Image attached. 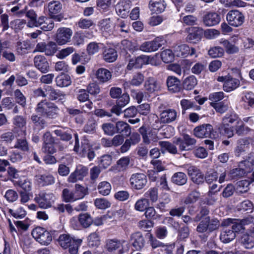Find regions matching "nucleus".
Instances as JSON below:
<instances>
[{
    "label": "nucleus",
    "instance_id": "1",
    "mask_svg": "<svg viewBox=\"0 0 254 254\" xmlns=\"http://www.w3.org/2000/svg\"><path fill=\"white\" fill-rule=\"evenodd\" d=\"M35 111L42 116L54 119L57 116L59 109L54 103L43 100L38 103Z\"/></svg>",
    "mask_w": 254,
    "mask_h": 254
},
{
    "label": "nucleus",
    "instance_id": "2",
    "mask_svg": "<svg viewBox=\"0 0 254 254\" xmlns=\"http://www.w3.org/2000/svg\"><path fill=\"white\" fill-rule=\"evenodd\" d=\"M240 120V119L236 114L226 115L223 118L222 122L218 128L220 134L228 138L233 136V127H230L229 125L235 122L237 124Z\"/></svg>",
    "mask_w": 254,
    "mask_h": 254
},
{
    "label": "nucleus",
    "instance_id": "3",
    "mask_svg": "<svg viewBox=\"0 0 254 254\" xmlns=\"http://www.w3.org/2000/svg\"><path fill=\"white\" fill-rule=\"evenodd\" d=\"M73 150L81 157L87 156L90 161L95 156V152L91 148L88 140L83 139L80 145L77 134L75 135V144Z\"/></svg>",
    "mask_w": 254,
    "mask_h": 254
},
{
    "label": "nucleus",
    "instance_id": "4",
    "mask_svg": "<svg viewBox=\"0 0 254 254\" xmlns=\"http://www.w3.org/2000/svg\"><path fill=\"white\" fill-rule=\"evenodd\" d=\"M31 234L34 239L42 245L48 246L52 241L51 233L41 227L33 229Z\"/></svg>",
    "mask_w": 254,
    "mask_h": 254
},
{
    "label": "nucleus",
    "instance_id": "5",
    "mask_svg": "<svg viewBox=\"0 0 254 254\" xmlns=\"http://www.w3.org/2000/svg\"><path fill=\"white\" fill-rule=\"evenodd\" d=\"M56 197L54 194L50 192L41 191L36 194L34 200L38 203L40 208L48 209L51 207L54 202Z\"/></svg>",
    "mask_w": 254,
    "mask_h": 254
},
{
    "label": "nucleus",
    "instance_id": "6",
    "mask_svg": "<svg viewBox=\"0 0 254 254\" xmlns=\"http://www.w3.org/2000/svg\"><path fill=\"white\" fill-rule=\"evenodd\" d=\"M166 43V40L162 36L157 37L153 40L143 42L139 47V49L146 53L157 51Z\"/></svg>",
    "mask_w": 254,
    "mask_h": 254
},
{
    "label": "nucleus",
    "instance_id": "7",
    "mask_svg": "<svg viewBox=\"0 0 254 254\" xmlns=\"http://www.w3.org/2000/svg\"><path fill=\"white\" fill-rule=\"evenodd\" d=\"M73 34L72 30L67 27H61L58 29L54 39L60 46L64 45L69 43Z\"/></svg>",
    "mask_w": 254,
    "mask_h": 254
},
{
    "label": "nucleus",
    "instance_id": "8",
    "mask_svg": "<svg viewBox=\"0 0 254 254\" xmlns=\"http://www.w3.org/2000/svg\"><path fill=\"white\" fill-rule=\"evenodd\" d=\"M217 81L223 82V89L227 92L234 90L239 86L240 84L238 79L234 78L230 75L218 76Z\"/></svg>",
    "mask_w": 254,
    "mask_h": 254
},
{
    "label": "nucleus",
    "instance_id": "9",
    "mask_svg": "<svg viewBox=\"0 0 254 254\" xmlns=\"http://www.w3.org/2000/svg\"><path fill=\"white\" fill-rule=\"evenodd\" d=\"M226 19L230 25L237 27L243 24L244 22L245 16L239 10H232L227 13Z\"/></svg>",
    "mask_w": 254,
    "mask_h": 254
},
{
    "label": "nucleus",
    "instance_id": "10",
    "mask_svg": "<svg viewBox=\"0 0 254 254\" xmlns=\"http://www.w3.org/2000/svg\"><path fill=\"white\" fill-rule=\"evenodd\" d=\"M194 135L198 138L210 137L215 138L212 126L209 124H203L194 128Z\"/></svg>",
    "mask_w": 254,
    "mask_h": 254
},
{
    "label": "nucleus",
    "instance_id": "11",
    "mask_svg": "<svg viewBox=\"0 0 254 254\" xmlns=\"http://www.w3.org/2000/svg\"><path fill=\"white\" fill-rule=\"evenodd\" d=\"M147 182L146 176L142 173H136L131 175L130 183L134 189L139 190L143 188Z\"/></svg>",
    "mask_w": 254,
    "mask_h": 254
},
{
    "label": "nucleus",
    "instance_id": "12",
    "mask_svg": "<svg viewBox=\"0 0 254 254\" xmlns=\"http://www.w3.org/2000/svg\"><path fill=\"white\" fill-rule=\"evenodd\" d=\"M131 6V1L130 0H121L116 5V12L122 17L126 18L127 16Z\"/></svg>",
    "mask_w": 254,
    "mask_h": 254
},
{
    "label": "nucleus",
    "instance_id": "13",
    "mask_svg": "<svg viewBox=\"0 0 254 254\" xmlns=\"http://www.w3.org/2000/svg\"><path fill=\"white\" fill-rule=\"evenodd\" d=\"M253 221L252 218H247L242 220H234L230 219L227 220V224H232V230L236 234L244 229V226L248 225Z\"/></svg>",
    "mask_w": 254,
    "mask_h": 254
},
{
    "label": "nucleus",
    "instance_id": "14",
    "mask_svg": "<svg viewBox=\"0 0 254 254\" xmlns=\"http://www.w3.org/2000/svg\"><path fill=\"white\" fill-rule=\"evenodd\" d=\"M177 117V112L173 109H168L163 111L160 115V122L164 124H169L176 120Z\"/></svg>",
    "mask_w": 254,
    "mask_h": 254
},
{
    "label": "nucleus",
    "instance_id": "15",
    "mask_svg": "<svg viewBox=\"0 0 254 254\" xmlns=\"http://www.w3.org/2000/svg\"><path fill=\"white\" fill-rule=\"evenodd\" d=\"M130 240L132 246L137 251L141 250L145 246V240L142 234L139 232L132 233L130 235Z\"/></svg>",
    "mask_w": 254,
    "mask_h": 254
},
{
    "label": "nucleus",
    "instance_id": "16",
    "mask_svg": "<svg viewBox=\"0 0 254 254\" xmlns=\"http://www.w3.org/2000/svg\"><path fill=\"white\" fill-rule=\"evenodd\" d=\"M188 174L192 181L197 184H200L204 181V176L201 172L195 166H190L188 169Z\"/></svg>",
    "mask_w": 254,
    "mask_h": 254
},
{
    "label": "nucleus",
    "instance_id": "17",
    "mask_svg": "<svg viewBox=\"0 0 254 254\" xmlns=\"http://www.w3.org/2000/svg\"><path fill=\"white\" fill-rule=\"evenodd\" d=\"M35 67L42 73H47L49 71L50 66L46 58L43 56H36L34 59Z\"/></svg>",
    "mask_w": 254,
    "mask_h": 254
},
{
    "label": "nucleus",
    "instance_id": "18",
    "mask_svg": "<svg viewBox=\"0 0 254 254\" xmlns=\"http://www.w3.org/2000/svg\"><path fill=\"white\" fill-rule=\"evenodd\" d=\"M221 20L220 16L216 12H208L203 18L204 24L208 27L218 24Z\"/></svg>",
    "mask_w": 254,
    "mask_h": 254
},
{
    "label": "nucleus",
    "instance_id": "19",
    "mask_svg": "<svg viewBox=\"0 0 254 254\" xmlns=\"http://www.w3.org/2000/svg\"><path fill=\"white\" fill-rule=\"evenodd\" d=\"M98 26L102 34L105 36L113 33L114 26L110 18L100 20L98 23Z\"/></svg>",
    "mask_w": 254,
    "mask_h": 254
},
{
    "label": "nucleus",
    "instance_id": "20",
    "mask_svg": "<svg viewBox=\"0 0 254 254\" xmlns=\"http://www.w3.org/2000/svg\"><path fill=\"white\" fill-rule=\"evenodd\" d=\"M203 29L199 27H193L191 32L186 37V41L193 43H196L201 39Z\"/></svg>",
    "mask_w": 254,
    "mask_h": 254
},
{
    "label": "nucleus",
    "instance_id": "21",
    "mask_svg": "<svg viewBox=\"0 0 254 254\" xmlns=\"http://www.w3.org/2000/svg\"><path fill=\"white\" fill-rule=\"evenodd\" d=\"M166 4L164 0H151L149 3L150 10L153 13H161L164 11Z\"/></svg>",
    "mask_w": 254,
    "mask_h": 254
},
{
    "label": "nucleus",
    "instance_id": "22",
    "mask_svg": "<svg viewBox=\"0 0 254 254\" xmlns=\"http://www.w3.org/2000/svg\"><path fill=\"white\" fill-rule=\"evenodd\" d=\"M144 87L148 92L153 93L161 89V84L154 78L149 77L145 82Z\"/></svg>",
    "mask_w": 254,
    "mask_h": 254
},
{
    "label": "nucleus",
    "instance_id": "23",
    "mask_svg": "<svg viewBox=\"0 0 254 254\" xmlns=\"http://www.w3.org/2000/svg\"><path fill=\"white\" fill-rule=\"evenodd\" d=\"M144 80V75L140 72H137L132 75V78L129 82H125L123 85L125 89L129 88L130 85L138 86L143 83Z\"/></svg>",
    "mask_w": 254,
    "mask_h": 254
},
{
    "label": "nucleus",
    "instance_id": "24",
    "mask_svg": "<svg viewBox=\"0 0 254 254\" xmlns=\"http://www.w3.org/2000/svg\"><path fill=\"white\" fill-rule=\"evenodd\" d=\"M139 131L142 136L143 142L146 144L150 143L151 141H156L157 139L155 131L147 132L145 128L142 127L139 129Z\"/></svg>",
    "mask_w": 254,
    "mask_h": 254
},
{
    "label": "nucleus",
    "instance_id": "25",
    "mask_svg": "<svg viewBox=\"0 0 254 254\" xmlns=\"http://www.w3.org/2000/svg\"><path fill=\"white\" fill-rule=\"evenodd\" d=\"M96 77L101 83H105L109 81L112 78L111 72L107 69L100 68L95 73Z\"/></svg>",
    "mask_w": 254,
    "mask_h": 254
},
{
    "label": "nucleus",
    "instance_id": "26",
    "mask_svg": "<svg viewBox=\"0 0 254 254\" xmlns=\"http://www.w3.org/2000/svg\"><path fill=\"white\" fill-rule=\"evenodd\" d=\"M22 135L25 136L27 134L26 128L22 129L21 131ZM15 148H18L23 151H27L29 150V144L28 141L25 137L22 138H18L14 146Z\"/></svg>",
    "mask_w": 254,
    "mask_h": 254
},
{
    "label": "nucleus",
    "instance_id": "27",
    "mask_svg": "<svg viewBox=\"0 0 254 254\" xmlns=\"http://www.w3.org/2000/svg\"><path fill=\"white\" fill-rule=\"evenodd\" d=\"M35 178L38 183L42 186L52 185L55 183L54 178L50 174L38 175Z\"/></svg>",
    "mask_w": 254,
    "mask_h": 254
},
{
    "label": "nucleus",
    "instance_id": "28",
    "mask_svg": "<svg viewBox=\"0 0 254 254\" xmlns=\"http://www.w3.org/2000/svg\"><path fill=\"white\" fill-rule=\"evenodd\" d=\"M180 80L173 76H169L166 80L168 89L172 92H176L179 90Z\"/></svg>",
    "mask_w": 254,
    "mask_h": 254
},
{
    "label": "nucleus",
    "instance_id": "29",
    "mask_svg": "<svg viewBox=\"0 0 254 254\" xmlns=\"http://www.w3.org/2000/svg\"><path fill=\"white\" fill-rule=\"evenodd\" d=\"M62 8V4L60 0H51L48 4V8L50 16L59 13Z\"/></svg>",
    "mask_w": 254,
    "mask_h": 254
},
{
    "label": "nucleus",
    "instance_id": "30",
    "mask_svg": "<svg viewBox=\"0 0 254 254\" xmlns=\"http://www.w3.org/2000/svg\"><path fill=\"white\" fill-rule=\"evenodd\" d=\"M116 131L117 133H122L123 135L129 136L131 133V129L127 123L119 121L116 124Z\"/></svg>",
    "mask_w": 254,
    "mask_h": 254
},
{
    "label": "nucleus",
    "instance_id": "31",
    "mask_svg": "<svg viewBox=\"0 0 254 254\" xmlns=\"http://www.w3.org/2000/svg\"><path fill=\"white\" fill-rule=\"evenodd\" d=\"M242 105L246 108L254 106V94L252 92L245 93L242 97L241 101Z\"/></svg>",
    "mask_w": 254,
    "mask_h": 254
},
{
    "label": "nucleus",
    "instance_id": "32",
    "mask_svg": "<svg viewBox=\"0 0 254 254\" xmlns=\"http://www.w3.org/2000/svg\"><path fill=\"white\" fill-rule=\"evenodd\" d=\"M173 48L174 54L177 57H187L189 55L190 48L186 44L176 45Z\"/></svg>",
    "mask_w": 254,
    "mask_h": 254
},
{
    "label": "nucleus",
    "instance_id": "33",
    "mask_svg": "<svg viewBox=\"0 0 254 254\" xmlns=\"http://www.w3.org/2000/svg\"><path fill=\"white\" fill-rule=\"evenodd\" d=\"M56 82L58 86L67 87L71 83V78L68 74H61L56 78Z\"/></svg>",
    "mask_w": 254,
    "mask_h": 254
},
{
    "label": "nucleus",
    "instance_id": "34",
    "mask_svg": "<svg viewBox=\"0 0 254 254\" xmlns=\"http://www.w3.org/2000/svg\"><path fill=\"white\" fill-rule=\"evenodd\" d=\"M219 43L223 46L228 54H234L239 52V48L227 40L221 39L219 40Z\"/></svg>",
    "mask_w": 254,
    "mask_h": 254
},
{
    "label": "nucleus",
    "instance_id": "35",
    "mask_svg": "<svg viewBox=\"0 0 254 254\" xmlns=\"http://www.w3.org/2000/svg\"><path fill=\"white\" fill-rule=\"evenodd\" d=\"M220 240L225 243H228L236 237L235 233L231 229L225 228L221 233Z\"/></svg>",
    "mask_w": 254,
    "mask_h": 254
},
{
    "label": "nucleus",
    "instance_id": "36",
    "mask_svg": "<svg viewBox=\"0 0 254 254\" xmlns=\"http://www.w3.org/2000/svg\"><path fill=\"white\" fill-rule=\"evenodd\" d=\"M76 239L72 238L69 235L63 234L61 235L58 239L60 245L64 249H67L73 242V240Z\"/></svg>",
    "mask_w": 254,
    "mask_h": 254
},
{
    "label": "nucleus",
    "instance_id": "37",
    "mask_svg": "<svg viewBox=\"0 0 254 254\" xmlns=\"http://www.w3.org/2000/svg\"><path fill=\"white\" fill-rule=\"evenodd\" d=\"M172 181L176 185L182 186L187 183V177L186 175L183 172H177L173 175Z\"/></svg>",
    "mask_w": 254,
    "mask_h": 254
},
{
    "label": "nucleus",
    "instance_id": "38",
    "mask_svg": "<svg viewBox=\"0 0 254 254\" xmlns=\"http://www.w3.org/2000/svg\"><path fill=\"white\" fill-rule=\"evenodd\" d=\"M197 81L193 75H190L185 79L183 81V87L187 90H192L197 85Z\"/></svg>",
    "mask_w": 254,
    "mask_h": 254
},
{
    "label": "nucleus",
    "instance_id": "39",
    "mask_svg": "<svg viewBox=\"0 0 254 254\" xmlns=\"http://www.w3.org/2000/svg\"><path fill=\"white\" fill-rule=\"evenodd\" d=\"M31 48L30 42L27 41H23L17 43L16 51L19 55H22L28 53Z\"/></svg>",
    "mask_w": 254,
    "mask_h": 254
},
{
    "label": "nucleus",
    "instance_id": "40",
    "mask_svg": "<svg viewBox=\"0 0 254 254\" xmlns=\"http://www.w3.org/2000/svg\"><path fill=\"white\" fill-rule=\"evenodd\" d=\"M104 60L109 63L114 62L117 58L116 51L113 48L106 49L103 53Z\"/></svg>",
    "mask_w": 254,
    "mask_h": 254
},
{
    "label": "nucleus",
    "instance_id": "41",
    "mask_svg": "<svg viewBox=\"0 0 254 254\" xmlns=\"http://www.w3.org/2000/svg\"><path fill=\"white\" fill-rule=\"evenodd\" d=\"M86 37V35L82 31L75 32L72 37L73 45L77 47L84 45Z\"/></svg>",
    "mask_w": 254,
    "mask_h": 254
},
{
    "label": "nucleus",
    "instance_id": "42",
    "mask_svg": "<svg viewBox=\"0 0 254 254\" xmlns=\"http://www.w3.org/2000/svg\"><path fill=\"white\" fill-rule=\"evenodd\" d=\"M125 241L117 240H109L107 241L106 247L109 252H113L120 248Z\"/></svg>",
    "mask_w": 254,
    "mask_h": 254
},
{
    "label": "nucleus",
    "instance_id": "43",
    "mask_svg": "<svg viewBox=\"0 0 254 254\" xmlns=\"http://www.w3.org/2000/svg\"><path fill=\"white\" fill-rule=\"evenodd\" d=\"M235 130L236 134L242 135L247 134L251 129L249 127L245 126L243 121L240 119L235 126Z\"/></svg>",
    "mask_w": 254,
    "mask_h": 254
},
{
    "label": "nucleus",
    "instance_id": "44",
    "mask_svg": "<svg viewBox=\"0 0 254 254\" xmlns=\"http://www.w3.org/2000/svg\"><path fill=\"white\" fill-rule=\"evenodd\" d=\"M76 200L83 198L88 193L86 188L78 185L76 184L75 190L73 191Z\"/></svg>",
    "mask_w": 254,
    "mask_h": 254
},
{
    "label": "nucleus",
    "instance_id": "45",
    "mask_svg": "<svg viewBox=\"0 0 254 254\" xmlns=\"http://www.w3.org/2000/svg\"><path fill=\"white\" fill-rule=\"evenodd\" d=\"M250 185V182L246 180L237 182L236 187V192L239 194L247 192L249 190Z\"/></svg>",
    "mask_w": 254,
    "mask_h": 254
},
{
    "label": "nucleus",
    "instance_id": "46",
    "mask_svg": "<svg viewBox=\"0 0 254 254\" xmlns=\"http://www.w3.org/2000/svg\"><path fill=\"white\" fill-rule=\"evenodd\" d=\"M144 64V60L141 57H138L134 59H131L129 61L127 66V69L131 70L133 68H141Z\"/></svg>",
    "mask_w": 254,
    "mask_h": 254
},
{
    "label": "nucleus",
    "instance_id": "47",
    "mask_svg": "<svg viewBox=\"0 0 254 254\" xmlns=\"http://www.w3.org/2000/svg\"><path fill=\"white\" fill-rule=\"evenodd\" d=\"M78 221L80 224L84 228L89 227L93 223L92 218L87 213L80 214L78 217Z\"/></svg>",
    "mask_w": 254,
    "mask_h": 254
},
{
    "label": "nucleus",
    "instance_id": "48",
    "mask_svg": "<svg viewBox=\"0 0 254 254\" xmlns=\"http://www.w3.org/2000/svg\"><path fill=\"white\" fill-rule=\"evenodd\" d=\"M99 192L103 195H108L111 190V186L110 184L106 181L102 182L98 186Z\"/></svg>",
    "mask_w": 254,
    "mask_h": 254
},
{
    "label": "nucleus",
    "instance_id": "49",
    "mask_svg": "<svg viewBox=\"0 0 254 254\" xmlns=\"http://www.w3.org/2000/svg\"><path fill=\"white\" fill-rule=\"evenodd\" d=\"M97 127V123L95 120L92 118H90L87 123L84 127L83 130L85 132L91 133L95 131Z\"/></svg>",
    "mask_w": 254,
    "mask_h": 254
},
{
    "label": "nucleus",
    "instance_id": "50",
    "mask_svg": "<svg viewBox=\"0 0 254 254\" xmlns=\"http://www.w3.org/2000/svg\"><path fill=\"white\" fill-rule=\"evenodd\" d=\"M149 205V200L146 198H141L134 204V209L138 211H143Z\"/></svg>",
    "mask_w": 254,
    "mask_h": 254
},
{
    "label": "nucleus",
    "instance_id": "51",
    "mask_svg": "<svg viewBox=\"0 0 254 254\" xmlns=\"http://www.w3.org/2000/svg\"><path fill=\"white\" fill-rule=\"evenodd\" d=\"M74 51L75 49L73 47H67L60 50L56 54V57L59 59L63 60L72 54Z\"/></svg>",
    "mask_w": 254,
    "mask_h": 254
},
{
    "label": "nucleus",
    "instance_id": "52",
    "mask_svg": "<svg viewBox=\"0 0 254 254\" xmlns=\"http://www.w3.org/2000/svg\"><path fill=\"white\" fill-rule=\"evenodd\" d=\"M174 53L170 49L163 51L160 54L162 60L165 63L172 62L174 59Z\"/></svg>",
    "mask_w": 254,
    "mask_h": 254
},
{
    "label": "nucleus",
    "instance_id": "53",
    "mask_svg": "<svg viewBox=\"0 0 254 254\" xmlns=\"http://www.w3.org/2000/svg\"><path fill=\"white\" fill-rule=\"evenodd\" d=\"M31 120L33 124L41 129L44 128L47 125L46 121L36 114H33L31 117Z\"/></svg>",
    "mask_w": 254,
    "mask_h": 254
},
{
    "label": "nucleus",
    "instance_id": "54",
    "mask_svg": "<svg viewBox=\"0 0 254 254\" xmlns=\"http://www.w3.org/2000/svg\"><path fill=\"white\" fill-rule=\"evenodd\" d=\"M95 206L100 209H105L110 207L111 203L105 198H98L94 200Z\"/></svg>",
    "mask_w": 254,
    "mask_h": 254
},
{
    "label": "nucleus",
    "instance_id": "55",
    "mask_svg": "<svg viewBox=\"0 0 254 254\" xmlns=\"http://www.w3.org/2000/svg\"><path fill=\"white\" fill-rule=\"evenodd\" d=\"M101 43L92 42L89 43L86 48L87 53L89 55H93L97 53L100 49Z\"/></svg>",
    "mask_w": 254,
    "mask_h": 254
},
{
    "label": "nucleus",
    "instance_id": "56",
    "mask_svg": "<svg viewBox=\"0 0 254 254\" xmlns=\"http://www.w3.org/2000/svg\"><path fill=\"white\" fill-rule=\"evenodd\" d=\"M200 197V193L197 191H193L185 199V204H192L196 202Z\"/></svg>",
    "mask_w": 254,
    "mask_h": 254
},
{
    "label": "nucleus",
    "instance_id": "57",
    "mask_svg": "<svg viewBox=\"0 0 254 254\" xmlns=\"http://www.w3.org/2000/svg\"><path fill=\"white\" fill-rule=\"evenodd\" d=\"M171 200L170 195L168 193H162L161 195L160 201L157 204L156 207L162 209L165 205L168 204Z\"/></svg>",
    "mask_w": 254,
    "mask_h": 254
},
{
    "label": "nucleus",
    "instance_id": "58",
    "mask_svg": "<svg viewBox=\"0 0 254 254\" xmlns=\"http://www.w3.org/2000/svg\"><path fill=\"white\" fill-rule=\"evenodd\" d=\"M244 162H241L239 166L240 168H236L230 171V174L232 179L240 178L244 176L245 174V171L242 168V166Z\"/></svg>",
    "mask_w": 254,
    "mask_h": 254
},
{
    "label": "nucleus",
    "instance_id": "59",
    "mask_svg": "<svg viewBox=\"0 0 254 254\" xmlns=\"http://www.w3.org/2000/svg\"><path fill=\"white\" fill-rule=\"evenodd\" d=\"M62 196L63 200L66 202L76 201L73 191L67 189H64L63 190Z\"/></svg>",
    "mask_w": 254,
    "mask_h": 254
},
{
    "label": "nucleus",
    "instance_id": "60",
    "mask_svg": "<svg viewBox=\"0 0 254 254\" xmlns=\"http://www.w3.org/2000/svg\"><path fill=\"white\" fill-rule=\"evenodd\" d=\"M26 123V118L22 116H16L13 119V124L15 127L22 128L25 127Z\"/></svg>",
    "mask_w": 254,
    "mask_h": 254
},
{
    "label": "nucleus",
    "instance_id": "61",
    "mask_svg": "<svg viewBox=\"0 0 254 254\" xmlns=\"http://www.w3.org/2000/svg\"><path fill=\"white\" fill-rule=\"evenodd\" d=\"M144 195L152 202H156L158 198V190L155 188H150L145 193Z\"/></svg>",
    "mask_w": 254,
    "mask_h": 254
},
{
    "label": "nucleus",
    "instance_id": "62",
    "mask_svg": "<svg viewBox=\"0 0 254 254\" xmlns=\"http://www.w3.org/2000/svg\"><path fill=\"white\" fill-rule=\"evenodd\" d=\"M83 242V239H76L73 240V242L69 246V252L70 254H76L78 252L79 247Z\"/></svg>",
    "mask_w": 254,
    "mask_h": 254
},
{
    "label": "nucleus",
    "instance_id": "63",
    "mask_svg": "<svg viewBox=\"0 0 254 254\" xmlns=\"http://www.w3.org/2000/svg\"><path fill=\"white\" fill-rule=\"evenodd\" d=\"M224 53V49L220 47H214L208 51V55L212 58L221 57Z\"/></svg>",
    "mask_w": 254,
    "mask_h": 254
},
{
    "label": "nucleus",
    "instance_id": "64",
    "mask_svg": "<svg viewBox=\"0 0 254 254\" xmlns=\"http://www.w3.org/2000/svg\"><path fill=\"white\" fill-rule=\"evenodd\" d=\"M86 90L88 94L94 96L97 95L100 92V86L95 82L89 84L87 87Z\"/></svg>",
    "mask_w": 254,
    "mask_h": 254
}]
</instances>
